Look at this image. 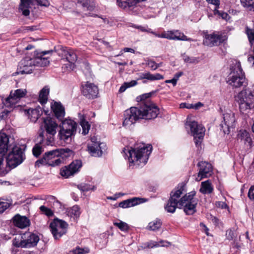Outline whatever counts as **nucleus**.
I'll list each match as a JSON object with an SVG mask.
<instances>
[{
	"instance_id": "25",
	"label": "nucleus",
	"mask_w": 254,
	"mask_h": 254,
	"mask_svg": "<svg viewBox=\"0 0 254 254\" xmlns=\"http://www.w3.org/2000/svg\"><path fill=\"white\" fill-rule=\"evenodd\" d=\"M23 239L24 241L25 248H26L36 246L39 241V238L38 235L30 232L23 234Z\"/></svg>"
},
{
	"instance_id": "20",
	"label": "nucleus",
	"mask_w": 254,
	"mask_h": 254,
	"mask_svg": "<svg viewBox=\"0 0 254 254\" xmlns=\"http://www.w3.org/2000/svg\"><path fill=\"white\" fill-rule=\"evenodd\" d=\"M199 167V172L196 178V181H200L202 179L210 177L212 172V167L211 165L206 162H200L197 164Z\"/></svg>"
},
{
	"instance_id": "52",
	"label": "nucleus",
	"mask_w": 254,
	"mask_h": 254,
	"mask_svg": "<svg viewBox=\"0 0 254 254\" xmlns=\"http://www.w3.org/2000/svg\"><path fill=\"white\" fill-rule=\"evenodd\" d=\"M146 64L152 70H155L159 67V66L155 62L151 60L148 61Z\"/></svg>"
},
{
	"instance_id": "33",
	"label": "nucleus",
	"mask_w": 254,
	"mask_h": 254,
	"mask_svg": "<svg viewBox=\"0 0 254 254\" xmlns=\"http://www.w3.org/2000/svg\"><path fill=\"white\" fill-rule=\"evenodd\" d=\"M199 191L203 194H210L213 191V187L211 183L207 180L201 183Z\"/></svg>"
},
{
	"instance_id": "11",
	"label": "nucleus",
	"mask_w": 254,
	"mask_h": 254,
	"mask_svg": "<svg viewBox=\"0 0 254 254\" xmlns=\"http://www.w3.org/2000/svg\"><path fill=\"white\" fill-rule=\"evenodd\" d=\"M67 223L62 220L55 219L50 224V228L55 239H58L67 232Z\"/></svg>"
},
{
	"instance_id": "57",
	"label": "nucleus",
	"mask_w": 254,
	"mask_h": 254,
	"mask_svg": "<svg viewBox=\"0 0 254 254\" xmlns=\"http://www.w3.org/2000/svg\"><path fill=\"white\" fill-rule=\"evenodd\" d=\"M123 51H124V52H130V53H134V52H135V51L133 49H132V48H125L123 50V51H121L120 54L118 55L117 56H119L122 55L123 54Z\"/></svg>"
},
{
	"instance_id": "6",
	"label": "nucleus",
	"mask_w": 254,
	"mask_h": 254,
	"mask_svg": "<svg viewBox=\"0 0 254 254\" xmlns=\"http://www.w3.org/2000/svg\"><path fill=\"white\" fill-rule=\"evenodd\" d=\"M77 124L70 119H65L62 121L60 126V130L58 133L59 139L65 143H69L71 141V137L76 133Z\"/></svg>"
},
{
	"instance_id": "7",
	"label": "nucleus",
	"mask_w": 254,
	"mask_h": 254,
	"mask_svg": "<svg viewBox=\"0 0 254 254\" xmlns=\"http://www.w3.org/2000/svg\"><path fill=\"white\" fill-rule=\"evenodd\" d=\"M235 100L241 112L254 108V94L249 89H244L235 96Z\"/></svg>"
},
{
	"instance_id": "45",
	"label": "nucleus",
	"mask_w": 254,
	"mask_h": 254,
	"mask_svg": "<svg viewBox=\"0 0 254 254\" xmlns=\"http://www.w3.org/2000/svg\"><path fill=\"white\" fill-rule=\"evenodd\" d=\"M183 59L186 63L191 64H197L199 61L198 58L189 57L187 56H184Z\"/></svg>"
},
{
	"instance_id": "17",
	"label": "nucleus",
	"mask_w": 254,
	"mask_h": 254,
	"mask_svg": "<svg viewBox=\"0 0 254 254\" xmlns=\"http://www.w3.org/2000/svg\"><path fill=\"white\" fill-rule=\"evenodd\" d=\"M82 166V163L80 160H75L68 166L62 168L61 170V175L67 178L78 172Z\"/></svg>"
},
{
	"instance_id": "24",
	"label": "nucleus",
	"mask_w": 254,
	"mask_h": 254,
	"mask_svg": "<svg viewBox=\"0 0 254 254\" xmlns=\"http://www.w3.org/2000/svg\"><path fill=\"white\" fill-rule=\"evenodd\" d=\"M52 53V50L43 51L38 54L37 57L33 58L35 66H45L49 65L50 63V61L49 60V57H45L44 56L48 54L51 55Z\"/></svg>"
},
{
	"instance_id": "62",
	"label": "nucleus",
	"mask_w": 254,
	"mask_h": 254,
	"mask_svg": "<svg viewBox=\"0 0 254 254\" xmlns=\"http://www.w3.org/2000/svg\"><path fill=\"white\" fill-rule=\"evenodd\" d=\"M200 225L202 229L203 230V231L205 232L206 234L208 236V228L205 225H204L203 223H200Z\"/></svg>"
},
{
	"instance_id": "54",
	"label": "nucleus",
	"mask_w": 254,
	"mask_h": 254,
	"mask_svg": "<svg viewBox=\"0 0 254 254\" xmlns=\"http://www.w3.org/2000/svg\"><path fill=\"white\" fill-rule=\"evenodd\" d=\"M248 196L251 200H254V186H252L249 189Z\"/></svg>"
},
{
	"instance_id": "15",
	"label": "nucleus",
	"mask_w": 254,
	"mask_h": 254,
	"mask_svg": "<svg viewBox=\"0 0 254 254\" xmlns=\"http://www.w3.org/2000/svg\"><path fill=\"white\" fill-rule=\"evenodd\" d=\"M95 137H91V143L88 144V150L93 156H101L103 153V149H105L106 145L104 143L97 141Z\"/></svg>"
},
{
	"instance_id": "35",
	"label": "nucleus",
	"mask_w": 254,
	"mask_h": 254,
	"mask_svg": "<svg viewBox=\"0 0 254 254\" xmlns=\"http://www.w3.org/2000/svg\"><path fill=\"white\" fill-rule=\"evenodd\" d=\"M162 226V222L159 219H156L149 223L147 226V229L155 231L160 229Z\"/></svg>"
},
{
	"instance_id": "4",
	"label": "nucleus",
	"mask_w": 254,
	"mask_h": 254,
	"mask_svg": "<svg viewBox=\"0 0 254 254\" xmlns=\"http://www.w3.org/2000/svg\"><path fill=\"white\" fill-rule=\"evenodd\" d=\"M227 82L235 88L247 86V80L240 62H236L231 66Z\"/></svg>"
},
{
	"instance_id": "56",
	"label": "nucleus",
	"mask_w": 254,
	"mask_h": 254,
	"mask_svg": "<svg viewBox=\"0 0 254 254\" xmlns=\"http://www.w3.org/2000/svg\"><path fill=\"white\" fill-rule=\"evenodd\" d=\"M206 1L211 4H212L215 6V8H218L220 5L219 0H206Z\"/></svg>"
},
{
	"instance_id": "3",
	"label": "nucleus",
	"mask_w": 254,
	"mask_h": 254,
	"mask_svg": "<svg viewBox=\"0 0 254 254\" xmlns=\"http://www.w3.org/2000/svg\"><path fill=\"white\" fill-rule=\"evenodd\" d=\"M42 127L46 131V135L42 132L39 135V137L42 138L41 143L43 145L52 146L55 142V135L57 133L58 125L54 120L47 117L44 119Z\"/></svg>"
},
{
	"instance_id": "64",
	"label": "nucleus",
	"mask_w": 254,
	"mask_h": 254,
	"mask_svg": "<svg viewBox=\"0 0 254 254\" xmlns=\"http://www.w3.org/2000/svg\"><path fill=\"white\" fill-rule=\"evenodd\" d=\"M79 248H77L75 249L70 252V254H81L80 252Z\"/></svg>"
},
{
	"instance_id": "32",
	"label": "nucleus",
	"mask_w": 254,
	"mask_h": 254,
	"mask_svg": "<svg viewBox=\"0 0 254 254\" xmlns=\"http://www.w3.org/2000/svg\"><path fill=\"white\" fill-rule=\"evenodd\" d=\"M163 76L159 73L153 74L149 72H146L140 73L139 77V79H145L150 81L161 80L163 79Z\"/></svg>"
},
{
	"instance_id": "46",
	"label": "nucleus",
	"mask_w": 254,
	"mask_h": 254,
	"mask_svg": "<svg viewBox=\"0 0 254 254\" xmlns=\"http://www.w3.org/2000/svg\"><path fill=\"white\" fill-rule=\"evenodd\" d=\"M214 13L220 15L222 19L227 21L229 19L230 16L226 12H220L218 10V8H215L214 10Z\"/></svg>"
},
{
	"instance_id": "63",
	"label": "nucleus",
	"mask_w": 254,
	"mask_h": 254,
	"mask_svg": "<svg viewBox=\"0 0 254 254\" xmlns=\"http://www.w3.org/2000/svg\"><path fill=\"white\" fill-rule=\"evenodd\" d=\"M203 105L202 103H201L200 102H197V103H196L195 104H192V107H193L192 109H198L200 107H202Z\"/></svg>"
},
{
	"instance_id": "43",
	"label": "nucleus",
	"mask_w": 254,
	"mask_h": 254,
	"mask_svg": "<svg viewBox=\"0 0 254 254\" xmlns=\"http://www.w3.org/2000/svg\"><path fill=\"white\" fill-rule=\"evenodd\" d=\"M161 244H157L155 242H150L149 243H147L145 244V245L146 246L144 247V248H153L154 247H157L160 246H167V244H169V243L167 242H163L161 241L160 242Z\"/></svg>"
},
{
	"instance_id": "38",
	"label": "nucleus",
	"mask_w": 254,
	"mask_h": 254,
	"mask_svg": "<svg viewBox=\"0 0 254 254\" xmlns=\"http://www.w3.org/2000/svg\"><path fill=\"white\" fill-rule=\"evenodd\" d=\"M42 138H40V140L38 143L35 145L32 149V152L34 156L38 157L41 153L43 151V147H45L47 145H43L41 143V140Z\"/></svg>"
},
{
	"instance_id": "42",
	"label": "nucleus",
	"mask_w": 254,
	"mask_h": 254,
	"mask_svg": "<svg viewBox=\"0 0 254 254\" xmlns=\"http://www.w3.org/2000/svg\"><path fill=\"white\" fill-rule=\"evenodd\" d=\"M114 225L122 231H127L129 229L128 225L122 221L119 220V222H114Z\"/></svg>"
},
{
	"instance_id": "8",
	"label": "nucleus",
	"mask_w": 254,
	"mask_h": 254,
	"mask_svg": "<svg viewBox=\"0 0 254 254\" xmlns=\"http://www.w3.org/2000/svg\"><path fill=\"white\" fill-rule=\"evenodd\" d=\"M24 159L25 155L22 149L19 146H15L6 157L7 166L10 170L20 164Z\"/></svg>"
},
{
	"instance_id": "21",
	"label": "nucleus",
	"mask_w": 254,
	"mask_h": 254,
	"mask_svg": "<svg viewBox=\"0 0 254 254\" xmlns=\"http://www.w3.org/2000/svg\"><path fill=\"white\" fill-rule=\"evenodd\" d=\"M59 55L65 58L70 63V68L71 70H73L75 67L74 63L77 59V56L75 51L73 49L62 48L59 52Z\"/></svg>"
},
{
	"instance_id": "61",
	"label": "nucleus",
	"mask_w": 254,
	"mask_h": 254,
	"mask_svg": "<svg viewBox=\"0 0 254 254\" xmlns=\"http://www.w3.org/2000/svg\"><path fill=\"white\" fill-rule=\"evenodd\" d=\"M137 84V81L135 80H132L129 82H126V85H127V87H130L134 86Z\"/></svg>"
},
{
	"instance_id": "31",
	"label": "nucleus",
	"mask_w": 254,
	"mask_h": 254,
	"mask_svg": "<svg viewBox=\"0 0 254 254\" xmlns=\"http://www.w3.org/2000/svg\"><path fill=\"white\" fill-rule=\"evenodd\" d=\"M32 0H21L19 10L22 12L24 16H28L30 14L29 8L32 4Z\"/></svg>"
},
{
	"instance_id": "39",
	"label": "nucleus",
	"mask_w": 254,
	"mask_h": 254,
	"mask_svg": "<svg viewBox=\"0 0 254 254\" xmlns=\"http://www.w3.org/2000/svg\"><path fill=\"white\" fill-rule=\"evenodd\" d=\"M67 214L70 217H78L80 214L79 207L77 205H74L68 209Z\"/></svg>"
},
{
	"instance_id": "30",
	"label": "nucleus",
	"mask_w": 254,
	"mask_h": 254,
	"mask_svg": "<svg viewBox=\"0 0 254 254\" xmlns=\"http://www.w3.org/2000/svg\"><path fill=\"white\" fill-rule=\"evenodd\" d=\"M9 139L4 133H0V154L3 155L7 151Z\"/></svg>"
},
{
	"instance_id": "28",
	"label": "nucleus",
	"mask_w": 254,
	"mask_h": 254,
	"mask_svg": "<svg viewBox=\"0 0 254 254\" xmlns=\"http://www.w3.org/2000/svg\"><path fill=\"white\" fill-rule=\"evenodd\" d=\"M13 223L16 226L21 229L27 227L30 225V221L26 217L22 216L19 214L14 217Z\"/></svg>"
},
{
	"instance_id": "12",
	"label": "nucleus",
	"mask_w": 254,
	"mask_h": 254,
	"mask_svg": "<svg viewBox=\"0 0 254 254\" xmlns=\"http://www.w3.org/2000/svg\"><path fill=\"white\" fill-rule=\"evenodd\" d=\"M223 119L220 124L221 129L225 134H229L230 128H234L236 125L235 114L231 111L225 112L223 114Z\"/></svg>"
},
{
	"instance_id": "22",
	"label": "nucleus",
	"mask_w": 254,
	"mask_h": 254,
	"mask_svg": "<svg viewBox=\"0 0 254 254\" xmlns=\"http://www.w3.org/2000/svg\"><path fill=\"white\" fill-rule=\"evenodd\" d=\"M238 143L246 149L250 148L252 145V140L250 133L246 130H240L237 136Z\"/></svg>"
},
{
	"instance_id": "40",
	"label": "nucleus",
	"mask_w": 254,
	"mask_h": 254,
	"mask_svg": "<svg viewBox=\"0 0 254 254\" xmlns=\"http://www.w3.org/2000/svg\"><path fill=\"white\" fill-rule=\"evenodd\" d=\"M80 125L82 128V133L84 135L87 134L89 132L90 126L88 122L85 121L83 116H82V118H80Z\"/></svg>"
},
{
	"instance_id": "48",
	"label": "nucleus",
	"mask_w": 254,
	"mask_h": 254,
	"mask_svg": "<svg viewBox=\"0 0 254 254\" xmlns=\"http://www.w3.org/2000/svg\"><path fill=\"white\" fill-rule=\"evenodd\" d=\"M1 155V156H0V174L1 175H5L10 171V169L9 168L8 169H7L2 168L1 166L3 165V155Z\"/></svg>"
},
{
	"instance_id": "55",
	"label": "nucleus",
	"mask_w": 254,
	"mask_h": 254,
	"mask_svg": "<svg viewBox=\"0 0 254 254\" xmlns=\"http://www.w3.org/2000/svg\"><path fill=\"white\" fill-rule=\"evenodd\" d=\"M151 93L143 94L140 95L139 97H137V99L139 98L140 101H144L146 99L149 98L151 97Z\"/></svg>"
},
{
	"instance_id": "36",
	"label": "nucleus",
	"mask_w": 254,
	"mask_h": 254,
	"mask_svg": "<svg viewBox=\"0 0 254 254\" xmlns=\"http://www.w3.org/2000/svg\"><path fill=\"white\" fill-rule=\"evenodd\" d=\"M23 234L16 236L12 240V245L16 248H25Z\"/></svg>"
},
{
	"instance_id": "19",
	"label": "nucleus",
	"mask_w": 254,
	"mask_h": 254,
	"mask_svg": "<svg viewBox=\"0 0 254 254\" xmlns=\"http://www.w3.org/2000/svg\"><path fill=\"white\" fill-rule=\"evenodd\" d=\"M226 39V37L225 36L219 33H213L206 35L203 43L206 46L212 47L219 45Z\"/></svg>"
},
{
	"instance_id": "53",
	"label": "nucleus",
	"mask_w": 254,
	"mask_h": 254,
	"mask_svg": "<svg viewBox=\"0 0 254 254\" xmlns=\"http://www.w3.org/2000/svg\"><path fill=\"white\" fill-rule=\"evenodd\" d=\"M38 4L41 6H48L50 5V2L48 0H35Z\"/></svg>"
},
{
	"instance_id": "34",
	"label": "nucleus",
	"mask_w": 254,
	"mask_h": 254,
	"mask_svg": "<svg viewBox=\"0 0 254 254\" xmlns=\"http://www.w3.org/2000/svg\"><path fill=\"white\" fill-rule=\"evenodd\" d=\"M49 93V88L48 87H44L40 92L39 96V101L42 104L47 102L48 96Z\"/></svg>"
},
{
	"instance_id": "49",
	"label": "nucleus",
	"mask_w": 254,
	"mask_h": 254,
	"mask_svg": "<svg viewBox=\"0 0 254 254\" xmlns=\"http://www.w3.org/2000/svg\"><path fill=\"white\" fill-rule=\"evenodd\" d=\"M226 236L227 239L232 240L236 237V234L234 230L230 229L226 231Z\"/></svg>"
},
{
	"instance_id": "58",
	"label": "nucleus",
	"mask_w": 254,
	"mask_h": 254,
	"mask_svg": "<svg viewBox=\"0 0 254 254\" xmlns=\"http://www.w3.org/2000/svg\"><path fill=\"white\" fill-rule=\"evenodd\" d=\"M181 108L192 109V104L181 103L180 105Z\"/></svg>"
},
{
	"instance_id": "9",
	"label": "nucleus",
	"mask_w": 254,
	"mask_h": 254,
	"mask_svg": "<svg viewBox=\"0 0 254 254\" xmlns=\"http://www.w3.org/2000/svg\"><path fill=\"white\" fill-rule=\"evenodd\" d=\"M186 127L187 129H190L191 134L194 137L196 145L200 144L204 135L205 128L202 125H198L195 121H187L186 124Z\"/></svg>"
},
{
	"instance_id": "16",
	"label": "nucleus",
	"mask_w": 254,
	"mask_h": 254,
	"mask_svg": "<svg viewBox=\"0 0 254 254\" xmlns=\"http://www.w3.org/2000/svg\"><path fill=\"white\" fill-rule=\"evenodd\" d=\"M35 66L33 58L26 57L22 60L19 63L16 73L18 74L30 73L34 69Z\"/></svg>"
},
{
	"instance_id": "41",
	"label": "nucleus",
	"mask_w": 254,
	"mask_h": 254,
	"mask_svg": "<svg viewBox=\"0 0 254 254\" xmlns=\"http://www.w3.org/2000/svg\"><path fill=\"white\" fill-rule=\"evenodd\" d=\"M242 4L249 10L254 11V0H240Z\"/></svg>"
},
{
	"instance_id": "18",
	"label": "nucleus",
	"mask_w": 254,
	"mask_h": 254,
	"mask_svg": "<svg viewBox=\"0 0 254 254\" xmlns=\"http://www.w3.org/2000/svg\"><path fill=\"white\" fill-rule=\"evenodd\" d=\"M27 91L26 89H18L13 92L11 91L9 97L5 101V106L9 107L16 104L21 98L24 97Z\"/></svg>"
},
{
	"instance_id": "1",
	"label": "nucleus",
	"mask_w": 254,
	"mask_h": 254,
	"mask_svg": "<svg viewBox=\"0 0 254 254\" xmlns=\"http://www.w3.org/2000/svg\"><path fill=\"white\" fill-rule=\"evenodd\" d=\"M185 191V186L181 185L171 192L170 197L165 207L168 212H175L177 207H183L187 215H192L196 212L198 200L194 197L195 191H192L180 198L181 195Z\"/></svg>"
},
{
	"instance_id": "2",
	"label": "nucleus",
	"mask_w": 254,
	"mask_h": 254,
	"mask_svg": "<svg viewBox=\"0 0 254 254\" xmlns=\"http://www.w3.org/2000/svg\"><path fill=\"white\" fill-rule=\"evenodd\" d=\"M152 150L151 145L142 144L133 148H124L123 153L125 158H127L130 163L138 166L144 165L148 160Z\"/></svg>"
},
{
	"instance_id": "27",
	"label": "nucleus",
	"mask_w": 254,
	"mask_h": 254,
	"mask_svg": "<svg viewBox=\"0 0 254 254\" xmlns=\"http://www.w3.org/2000/svg\"><path fill=\"white\" fill-rule=\"evenodd\" d=\"M28 118L32 122L35 123L38 118L42 115L43 110L38 106L34 109L31 108L25 111Z\"/></svg>"
},
{
	"instance_id": "51",
	"label": "nucleus",
	"mask_w": 254,
	"mask_h": 254,
	"mask_svg": "<svg viewBox=\"0 0 254 254\" xmlns=\"http://www.w3.org/2000/svg\"><path fill=\"white\" fill-rule=\"evenodd\" d=\"M136 28L139 29L140 31L142 32H146L147 33H150L154 35L155 32L152 31L150 28H148L147 27H143L141 26H137L135 27Z\"/></svg>"
},
{
	"instance_id": "10",
	"label": "nucleus",
	"mask_w": 254,
	"mask_h": 254,
	"mask_svg": "<svg viewBox=\"0 0 254 254\" xmlns=\"http://www.w3.org/2000/svg\"><path fill=\"white\" fill-rule=\"evenodd\" d=\"M138 109L140 111L142 119L145 120L155 119L157 117L159 113V110L156 105L148 102L145 103Z\"/></svg>"
},
{
	"instance_id": "44",
	"label": "nucleus",
	"mask_w": 254,
	"mask_h": 254,
	"mask_svg": "<svg viewBox=\"0 0 254 254\" xmlns=\"http://www.w3.org/2000/svg\"><path fill=\"white\" fill-rule=\"evenodd\" d=\"M79 190L82 191H88L90 190H94L96 189L95 186L91 187L90 185L87 184H81L77 186Z\"/></svg>"
},
{
	"instance_id": "59",
	"label": "nucleus",
	"mask_w": 254,
	"mask_h": 254,
	"mask_svg": "<svg viewBox=\"0 0 254 254\" xmlns=\"http://www.w3.org/2000/svg\"><path fill=\"white\" fill-rule=\"evenodd\" d=\"M216 205L217 207H220L221 208H225L227 206L225 202L222 201L216 202Z\"/></svg>"
},
{
	"instance_id": "47",
	"label": "nucleus",
	"mask_w": 254,
	"mask_h": 254,
	"mask_svg": "<svg viewBox=\"0 0 254 254\" xmlns=\"http://www.w3.org/2000/svg\"><path fill=\"white\" fill-rule=\"evenodd\" d=\"M40 211L44 214L48 216H51L53 215V211L46 206L42 205L40 207Z\"/></svg>"
},
{
	"instance_id": "26",
	"label": "nucleus",
	"mask_w": 254,
	"mask_h": 254,
	"mask_svg": "<svg viewBox=\"0 0 254 254\" xmlns=\"http://www.w3.org/2000/svg\"><path fill=\"white\" fill-rule=\"evenodd\" d=\"M147 201V199L146 198L135 197L121 202L119 206L120 207L126 208L144 203Z\"/></svg>"
},
{
	"instance_id": "50",
	"label": "nucleus",
	"mask_w": 254,
	"mask_h": 254,
	"mask_svg": "<svg viewBox=\"0 0 254 254\" xmlns=\"http://www.w3.org/2000/svg\"><path fill=\"white\" fill-rule=\"evenodd\" d=\"M9 206V203L6 201H0V214L3 212Z\"/></svg>"
},
{
	"instance_id": "37",
	"label": "nucleus",
	"mask_w": 254,
	"mask_h": 254,
	"mask_svg": "<svg viewBox=\"0 0 254 254\" xmlns=\"http://www.w3.org/2000/svg\"><path fill=\"white\" fill-rule=\"evenodd\" d=\"M77 2L80 3L82 6L86 9L87 10L91 11L93 10L95 5L93 2L90 0H77Z\"/></svg>"
},
{
	"instance_id": "14",
	"label": "nucleus",
	"mask_w": 254,
	"mask_h": 254,
	"mask_svg": "<svg viewBox=\"0 0 254 254\" xmlns=\"http://www.w3.org/2000/svg\"><path fill=\"white\" fill-rule=\"evenodd\" d=\"M124 126H128L134 124L137 120L142 119L140 111L137 108L131 107L124 113Z\"/></svg>"
},
{
	"instance_id": "29",
	"label": "nucleus",
	"mask_w": 254,
	"mask_h": 254,
	"mask_svg": "<svg viewBox=\"0 0 254 254\" xmlns=\"http://www.w3.org/2000/svg\"><path fill=\"white\" fill-rule=\"evenodd\" d=\"M56 117L60 120H62L65 115L64 108L60 103L55 102L51 105Z\"/></svg>"
},
{
	"instance_id": "23",
	"label": "nucleus",
	"mask_w": 254,
	"mask_h": 254,
	"mask_svg": "<svg viewBox=\"0 0 254 254\" xmlns=\"http://www.w3.org/2000/svg\"><path fill=\"white\" fill-rule=\"evenodd\" d=\"M82 93L87 98L94 99L97 97L99 90L98 87L94 84L87 82L83 86Z\"/></svg>"
},
{
	"instance_id": "60",
	"label": "nucleus",
	"mask_w": 254,
	"mask_h": 254,
	"mask_svg": "<svg viewBox=\"0 0 254 254\" xmlns=\"http://www.w3.org/2000/svg\"><path fill=\"white\" fill-rule=\"evenodd\" d=\"M211 220L214 225L217 226L219 224V220L215 216H211Z\"/></svg>"
},
{
	"instance_id": "13",
	"label": "nucleus",
	"mask_w": 254,
	"mask_h": 254,
	"mask_svg": "<svg viewBox=\"0 0 254 254\" xmlns=\"http://www.w3.org/2000/svg\"><path fill=\"white\" fill-rule=\"evenodd\" d=\"M154 35L157 37L166 38L169 40L193 41L194 40L190 38H188L183 33L179 30H171L164 31L159 34L154 33Z\"/></svg>"
},
{
	"instance_id": "5",
	"label": "nucleus",
	"mask_w": 254,
	"mask_h": 254,
	"mask_svg": "<svg viewBox=\"0 0 254 254\" xmlns=\"http://www.w3.org/2000/svg\"><path fill=\"white\" fill-rule=\"evenodd\" d=\"M65 152L64 149H57L47 152L42 158L36 161L35 165L40 167L42 165H48L55 167L60 165L63 161V158L60 157Z\"/></svg>"
}]
</instances>
